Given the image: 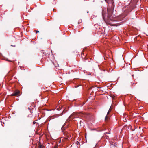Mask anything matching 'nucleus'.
I'll use <instances>...</instances> for the list:
<instances>
[{
	"label": "nucleus",
	"mask_w": 148,
	"mask_h": 148,
	"mask_svg": "<svg viewBox=\"0 0 148 148\" xmlns=\"http://www.w3.org/2000/svg\"><path fill=\"white\" fill-rule=\"evenodd\" d=\"M108 4H111V7L110 6L108 7L107 12V19L105 18L106 11L103 10L102 11V16L106 24H108L111 26H117L120 25L119 22L121 21L127 14L129 12L131 11L136 6L137 2L138 0H134L132 3L131 2L130 3V9L127 10V8L123 10L124 12L122 15H119L117 17H116L114 15H112V13L113 10L114 5H113V2L112 0H105Z\"/></svg>",
	"instance_id": "obj_1"
},
{
	"label": "nucleus",
	"mask_w": 148,
	"mask_h": 148,
	"mask_svg": "<svg viewBox=\"0 0 148 148\" xmlns=\"http://www.w3.org/2000/svg\"><path fill=\"white\" fill-rule=\"evenodd\" d=\"M28 108V109H30L29 108Z\"/></svg>",
	"instance_id": "obj_14"
},
{
	"label": "nucleus",
	"mask_w": 148,
	"mask_h": 148,
	"mask_svg": "<svg viewBox=\"0 0 148 148\" xmlns=\"http://www.w3.org/2000/svg\"><path fill=\"white\" fill-rule=\"evenodd\" d=\"M37 32H39V31H37L36 33H37Z\"/></svg>",
	"instance_id": "obj_13"
},
{
	"label": "nucleus",
	"mask_w": 148,
	"mask_h": 148,
	"mask_svg": "<svg viewBox=\"0 0 148 148\" xmlns=\"http://www.w3.org/2000/svg\"><path fill=\"white\" fill-rule=\"evenodd\" d=\"M111 97L113 99L114 98V96L113 95V96L112 95Z\"/></svg>",
	"instance_id": "obj_11"
},
{
	"label": "nucleus",
	"mask_w": 148,
	"mask_h": 148,
	"mask_svg": "<svg viewBox=\"0 0 148 148\" xmlns=\"http://www.w3.org/2000/svg\"><path fill=\"white\" fill-rule=\"evenodd\" d=\"M20 93H13L11 94H10L8 95L9 96H20Z\"/></svg>",
	"instance_id": "obj_4"
},
{
	"label": "nucleus",
	"mask_w": 148,
	"mask_h": 148,
	"mask_svg": "<svg viewBox=\"0 0 148 148\" xmlns=\"http://www.w3.org/2000/svg\"><path fill=\"white\" fill-rule=\"evenodd\" d=\"M42 145H40L39 146V148H42Z\"/></svg>",
	"instance_id": "obj_7"
},
{
	"label": "nucleus",
	"mask_w": 148,
	"mask_h": 148,
	"mask_svg": "<svg viewBox=\"0 0 148 148\" xmlns=\"http://www.w3.org/2000/svg\"><path fill=\"white\" fill-rule=\"evenodd\" d=\"M105 133H106V134H110V133H109V132H106Z\"/></svg>",
	"instance_id": "obj_9"
},
{
	"label": "nucleus",
	"mask_w": 148,
	"mask_h": 148,
	"mask_svg": "<svg viewBox=\"0 0 148 148\" xmlns=\"http://www.w3.org/2000/svg\"><path fill=\"white\" fill-rule=\"evenodd\" d=\"M36 123V122L35 121H34V122H33V124L34 125Z\"/></svg>",
	"instance_id": "obj_8"
},
{
	"label": "nucleus",
	"mask_w": 148,
	"mask_h": 148,
	"mask_svg": "<svg viewBox=\"0 0 148 148\" xmlns=\"http://www.w3.org/2000/svg\"><path fill=\"white\" fill-rule=\"evenodd\" d=\"M63 133L65 136L64 138L65 139H71V135L69 134L68 133L66 132H64Z\"/></svg>",
	"instance_id": "obj_2"
},
{
	"label": "nucleus",
	"mask_w": 148,
	"mask_h": 148,
	"mask_svg": "<svg viewBox=\"0 0 148 148\" xmlns=\"http://www.w3.org/2000/svg\"><path fill=\"white\" fill-rule=\"evenodd\" d=\"M76 143L77 144H78L79 143V142H78V141H77L76 142Z\"/></svg>",
	"instance_id": "obj_10"
},
{
	"label": "nucleus",
	"mask_w": 148,
	"mask_h": 148,
	"mask_svg": "<svg viewBox=\"0 0 148 148\" xmlns=\"http://www.w3.org/2000/svg\"><path fill=\"white\" fill-rule=\"evenodd\" d=\"M16 92L18 93V92H20L19 91H17Z\"/></svg>",
	"instance_id": "obj_12"
},
{
	"label": "nucleus",
	"mask_w": 148,
	"mask_h": 148,
	"mask_svg": "<svg viewBox=\"0 0 148 148\" xmlns=\"http://www.w3.org/2000/svg\"><path fill=\"white\" fill-rule=\"evenodd\" d=\"M109 118V116H106L105 118V121H108V119Z\"/></svg>",
	"instance_id": "obj_6"
},
{
	"label": "nucleus",
	"mask_w": 148,
	"mask_h": 148,
	"mask_svg": "<svg viewBox=\"0 0 148 148\" xmlns=\"http://www.w3.org/2000/svg\"><path fill=\"white\" fill-rule=\"evenodd\" d=\"M77 115L79 116H81L82 117H86L87 115L82 112H79L77 114Z\"/></svg>",
	"instance_id": "obj_3"
},
{
	"label": "nucleus",
	"mask_w": 148,
	"mask_h": 148,
	"mask_svg": "<svg viewBox=\"0 0 148 148\" xmlns=\"http://www.w3.org/2000/svg\"><path fill=\"white\" fill-rule=\"evenodd\" d=\"M112 108H111V106L110 108H109V111H108L107 113V115H108L109 114L110 112L112 110Z\"/></svg>",
	"instance_id": "obj_5"
}]
</instances>
